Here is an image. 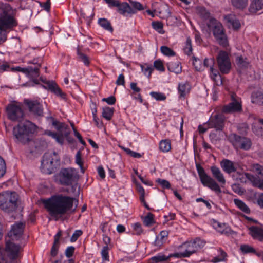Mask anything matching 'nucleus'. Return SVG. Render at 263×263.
Returning <instances> with one entry per match:
<instances>
[{
	"instance_id": "1",
	"label": "nucleus",
	"mask_w": 263,
	"mask_h": 263,
	"mask_svg": "<svg viewBox=\"0 0 263 263\" xmlns=\"http://www.w3.org/2000/svg\"><path fill=\"white\" fill-rule=\"evenodd\" d=\"M75 200L73 198L59 194L44 200L43 203L50 215L58 220L72 209Z\"/></svg>"
},
{
	"instance_id": "2",
	"label": "nucleus",
	"mask_w": 263,
	"mask_h": 263,
	"mask_svg": "<svg viewBox=\"0 0 263 263\" xmlns=\"http://www.w3.org/2000/svg\"><path fill=\"white\" fill-rule=\"evenodd\" d=\"M197 170L200 181L204 186L209 187L217 194L221 193L220 187L215 180L221 185L224 184L226 180L219 168L215 165L212 166L210 167V170L214 178L208 175L201 166H197Z\"/></svg>"
},
{
	"instance_id": "3",
	"label": "nucleus",
	"mask_w": 263,
	"mask_h": 263,
	"mask_svg": "<svg viewBox=\"0 0 263 263\" xmlns=\"http://www.w3.org/2000/svg\"><path fill=\"white\" fill-rule=\"evenodd\" d=\"M36 129L35 124L26 120L13 127V134L18 141L26 144L31 140L32 135L36 132Z\"/></svg>"
},
{
	"instance_id": "4",
	"label": "nucleus",
	"mask_w": 263,
	"mask_h": 263,
	"mask_svg": "<svg viewBox=\"0 0 263 263\" xmlns=\"http://www.w3.org/2000/svg\"><path fill=\"white\" fill-rule=\"evenodd\" d=\"M18 195L16 192L6 191L0 194V208L7 213L15 211L17 206Z\"/></svg>"
},
{
	"instance_id": "5",
	"label": "nucleus",
	"mask_w": 263,
	"mask_h": 263,
	"mask_svg": "<svg viewBox=\"0 0 263 263\" xmlns=\"http://www.w3.org/2000/svg\"><path fill=\"white\" fill-rule=\"evenodd\" d=\"M52 125L55 127L59 133L47 130L45 132L46 135L54 139L55 141L60 144H63L65 138H66L69 142H71L70 139L68 137L71 130L67 124L57 121H53L52 122Z\"/></svg>"
},
{
	"instance_id": "6",
	"label": "nucleus",
	"mask_w": 263,
	"mask_h": 263,
	"mask_svg": "<svg viewBox=\"0 0 263 263\" xmlns=\"http://www.w3.org/2000/svg\"><path fill=\"white\" fill-rule=\"evenodd\" d=\"M208 27L212 31L214 36L219 45L226 47L228 45V40L221 23L217 20L211 18L208 24Z\"/></svg>"
},
{
	"instance_id": "7",
	"label": "nucleus",
	"mask_w": 263,
	"mask_h": 263,
	"mask_svg": "<svg viewBox=\"0 0 263 263\" xmlns=\"http://www.w3.org/2000/svg\"><path fill=\"white\" fill-rule=\"evenodd\" d=\"M15 24V10L8 4L0 7V27L8 28Z\"/></svg>"
},
{
	"instance_id": "8",
	"label": "nucleus",
	"mask_w": 263,
	"mask_h": 263,
	"mask_svg": "<svg viewBox=\"0 0 263 263\" xmlns=\"http://www.w3.org/2000/svg\"><path fill=\"white\" fill-rule=\"evenodd\" d=\"M204 243L200 239H196L193 242H185L180 246V251L175 253L173 256L176 257H187L195 253L203 246Z\"/></svg>"
},
{
	"instance_id": "9",
	"label": "nucleus",
	"mask_w": 263,
	"mask_h": 263,
	"mask_svg": "<svg viewBox=\"0 0 263 263\" xmlns=\"http://www.w3.org/2000/svg\"><path fill=\"white\" fill-rule=\"evenodd\" d=\"M20 247L14 243L7 241L6 251L8 256L0 254V263H19L17 258L19 257Z\"/></svg>"
},
{
	"instance_id": "10",
	"label": "nucleus",
	"mask_w": 263,
	"mask_h": 263,
	"mask_svg": "<svg viewBox=\"0 0 263 263\" xmlns=\"http://www.w3.org/2000/svg\"><path fill=\"white\" fill-rule=\"evenodd\" d=\"M59 160L58 154L55 152H48L44 154L41 161V168L46 174H50L54 169V163Z\"/></svg>"
},
{
	"instance_id": "11",
	"label": "nucleus",
	"mask_w": 263,
	"mask_h": 263,
	"mask_svg": "<svg viewBox=\"0 0 263 263\" xmlns=\"http://www.w3.org/2000/svg\"><path fill=\"white\" fill-rule=\"evenodd\" d=\"M59 180L61 184L69 186L78 179L76 170L72 168H63L59 174Z\"/></svg>"
},
{
	"instance_id": "12",
	"label": "nucleus",
	"mask_w": 263,
	"mask_h": 263,
	"mask_svg": "<svg viewBox=\"0 0 263 263\" xmlns=\"http://www.w3.org/2000/svg\"><path fill=\"white\" fill-rule=\"evenodd\" d=\"M252 169L254 173L263 178V166L254 164L252 165ZM245 175L252 183L253 186L263 190V179L249 173H245Z\"/></svg>"
},
{
	"instance_id": "13",
	"label": "nucleus",
	"mask_w": 263,
	"mask_h": 263,
	"mask_svg": "<svg viewBox=\"0 0 263 263\" xmlns=\"http://www.w3.org/2000/svg\"><path fill=\"white\" fill-rule=\"evenodd\" d=\"M218 68L223 74L228 73L231 68V63L228 53L226 51H220L217 56Z\"/></svg>"
},
{
	"instance_id": "14",
	"label": "nucleus",
	"mask_w": 263,
	"mask_h": 263,
	"mask_svg": "<svg viewBox=\"0 0 263 263\" xmlns=\"http://www.w3.org/2000/svg\"><path fill=\"white\" fill-rule=\"evenodd\" d=\"M8 118L12 121L21 122L24 114L20 105L15 104H9L6 107Z\"/></svg>"
},
{
	"instance_id": "15",
	"label": "nucleus",
	"mask_w": 263,
	"mask_h": 263,
	"mask_svg": "<svg viewBox=\"0 0 263 263\" xmlns=\"http://www.w3.org/2000/svg\"><path fill=\"white\" fill-rule=\"evenodd\" d=\"M229 140L236 148L248 150L251 146V142L249 139L241 137L236 134H230Z\"/></svg>"
},
{
	"instance_id": "16",
	"label": "nucleus",
	"mask_w": 263,
	"mask_h": 263,
	"mask_svg": "<svg viewBox=\"0 0 263 263\" xmlns=\"http://www.w3.org/2000/svg\"><path fill=\"white\" fill-rule=\"evenodd\" d=\"M231 98V102L223 107L222 112L223 113L229 114L241 111L242 110V107L239 98L235 93H232Z\"/></svg>"
},
{
	"instance_id": "17",
	"label": "nucleus",
	"mask_w": 263,
	"mask_h": 263,
	"mask_svg": "<svg viewBox=\"0 0 263 263\" xmlns=\"http://www.w3.org/2000/svg\"><path fill=\"white\" fill-rule=\"evenodd\" d=\"M208 128H215L216 131H222L224 126V118L222 115L211 117L206 123Z\"/></svg>"
},
{
	"instance_id": "18",
	"label": "nucleus",
	"mask_w": 263,
	"mask_h": 263,
	"mask_svg": "<svg viewBox=\"0 0 263 263\" xmlns=\"http://www.w3.org/2000/svg\"><path fill=\"white\" fill-rule=\"evenodd\" d=\"M24 103L27 106L30 112L35 116H43V109L38 101L25 100Z\"/></svg>"
},
{
	"instance_id": "19",
	"label": "nucleus",
	"mask_w": 263,
	"mask_h": 263,
	"mask_svg": "<svg viewBox=\"0 0 263 263\" xmlns=\"http://www.w3.org/2000/svg\"><path fill=\"white\" fill-rule=\"evenodd\" d=\"M25 222H19L15 223L12 226L11 229L8 233L9 236L13 240H18L23 235Z\"/></svg>"
},
{
	"instance_id": "20",
	"label": "nucleus",
	"mask_w": 263,
	"mask_h": 263,
	"mask_svg": "<svg viewBox=\"0 0 263 263\" xmlns=\"http://www.w3.org/2000/svg\"><path fill=\"white\" fill-rule=\"evenodd\" d=\"M41 80L45 84L44 87L54 93L57 96L60 97L62 99H65L66 95L63 92L60 88L53 81H46L40 78Z\"/></svg>"
},
{
	"instance_id": "21",
	"label": "nucleus",
	"mask_w": 263,
	"mask_h": 263,
	"mask_svg": "<svg viewBox=\"0 0 263 263\" xmlns=\"http://www.w3.org/2000/svg\"><path fill=\"white\" fill-rule=\"evenodd\" d=\"M220 165L223 171L229 174L237 171L236 163L229 159L222 160L220 162Z\"/></svg>"
},
{
	"instance_id": "22",
	"label": "nucleus",
	"mask_w": 263,
	"mask_h": 263,
	"mask_svg": "<svg viewBox=\"0 0 263 263\" xmlns=\"http://www.w3.org/2000/svg\"><path fill=\"white\" fill-rule=\"evenodd\" d=\"M224 19L229 27H232L234 30H238L241 26L240 23L235 15L230 14L224 16Z\"/></svg>"
},
{
	"instance_id": "23",
	"label": "nucleus",
	"mask_w": 263,
	"mask_h": 263,
	"mask_svg": "<svg viewBox=\"0 0 263 263\" xmlns=\"http://www.w3.org/2000/svg\"><path fill=\"white\" fill-rule=\"evenodd\" d=\"M249 11L253 13H261L263 12V0H251Z\"/></svg>"
},
{
	"instance_id": "24",
	"label": "nucleus",
	"mask_w": 263,
	"mask_h": 263,
	"mask_svg": "<svg viewBox=\"0 0 263 263\" xmlns=\"http://www.w3.org/2000/svg\"><path fill=\"white\" fill-rule=\"evenodd\" d=\"M213 227L217 232L221 234L228 235L231 234V228L226 223H221L218 221H215L213 223Z\"/></svg>"
},
{
	"instance_id": "25",
	"label": "nucleus",
	"mask_w": 263,
	"mask_h": 263,
	"mask_svg": "<svg viewBox=\"0 0 263 263\" xmlns=\"http://www.w3.org/2000/svg\"><path fill=\"white\" fill-rule=\"evenodd\" d=\"M116 7L118 8V12L123 15L125 14L126 13L128 14H134L136 12V11L126 2L120 3L119 1L118 5Z\"/></svg>"
},
{
	"instance_id": "26",
	"label": "nucleus",
	"mask_w": 263,
	"mask_h": 263,
	"mask_svg": "<svg viewBox=\"0 0 263 263\" xmlns=\"http://www.w3.org/2000/svg\"><path fill=\"white\" fill-rule=\"evenodd\" d=\"M191 89V86L189 82H186L183 83H179L178 86L179 97L184 99L186 96L190 93Z\"/></svg>"
},
{
	"instance_id": "27",
	"label": "nucleus",
	"mask_w": 263,
	"mask_h": 263,
	"mask_svg": "<svg viewBox=\"0 0 263 263\" xmlns=\"http://www.w3.org/2000/svg\"><path fill=\"white\" fill-rule=\"evenodd\" d=\"M249 234L255 239L260 241L263 240V229L256 226H252L249 228Z\"/></svg>"
},
{
	"instance_id": "28",
	"label": "nucleus",
	"mask_w": 263,
	"mask_h": 263,
	"mask_svg": "<svg viewBox=\"0 0 263 263\" xmlns=\"http://www.w3.org/2000/svg\"><path fill=\"white\" fill-rule=\"evenodd\" d=\"M167 68L170 71L178 74L181 72V66L178 61H171L167 63Z\"/></svg>"
},
{
	"instance_id": "29",
	"label": "nucleus",
	"mask_w": 263,
	"mask_h": 263,
	"mask_svg": "<svg viewBox=\"0 0 263 263\" xmlns=\"http://www.w3.org/2000/svg\"><path fill=\"white\" fill-rule=\"evenodd\" d=\"M168 232L167 231H162L160 234L156 237L154 242L155 245L158 247L161 246L167 239Z\"/></svg>"
},
{
	"instance_id": "30",
	"label": "nucleus",
	"mask_w": 263,
	"mask_h": 263,
	"mask_svg": "<svg viewBox=\"0 0 263 263\" xmlns=\"http://www.w3.org/2000/svg\"><path fill=\"white\" fill-rule=\"evenodd\" d=\"M236 62L238 68L243 69L247 68L249 63L246 58H243L242 56H239L236 58Z\"/></svg>"
},
{
	"instance_id": "31",
	"label": "nucleus",
	"mask_w": 263,
	"mask_h": 263,
	"mask_svg": "<svg viewBox=\"0 0 263 263\" xmlns=\"http://www.w3.org/2000/svg\"><path fill=\"white\" fill-rule=\"evenodd\" d=\"M234 202L236 206L243 212L248 214L250 212V209L244 202L238 199H235Z\"/></svg>"
},
{
	"instance_id": "32",
	"label": "nucleus",
	"mask_w": 263,
	"mask_h": 263,
	"mask_svg": "<svg viewBox=\"0 0 263 263\" xmlns=\"http://www.w3.org/2000/svg\"><path fill=\"white\" fill-rule=\"evenodd\" d=\"M98 23L104 29L109 31L110 32H113L114 29L111 26L110 22L107 19L104 18H100L98 20Z\"/></svg>"
},
{
	"instance_id": "33",
	"label": "nucleus",
	"mask_w": 263,
	"mask_h": 263,
	"mask_svg": "<svg viewBox=\"0 0 263 263\" xmlns=\"http://www.w3.org/2000/svg\"><path fill=\"white\" fill-rule=\"evenodd\" d=\"M252 102L259 105H263V93L260 92L253 93L252 95Z\"/></svg>"
},
{
	"instance_id": "34",
	"label": "nucleus",
	"mask_w": 263,
	"mask_h": 263,
	"mask_svg": "<svg viewBox=\"0 0 263 263\" xmlns=\"http://www.w3.org/2000/svg\"><path fill=\"white\" fill-rule=\"evenodd\" d=\"M233 6L237 9H243L248 5V0H231Z\"/></svg>"
},
{
	"instance_id": "35",
	"label": "nucleus",
	"mask_w": 263,
	"mask_h": 263,
	"mask_svg": "<svg viewBox=\"0 0 263 263\" xmlns=\"http://www.w3.org/2000/svg\"><path fill=\"white\" fill-rule=\"evenodd\" d=\"M171 256H166L162 253H159L151 258V261L154 263H159L167 260Z\"/></svg>"
},
{
	"instance_id": "36",
	"label": "nucleus",
	"mask_w": 263,
	"mask_h": 263,
	"mask_svg": "<svg viewBox=\"0 0 263 263\" xmlns=\"http://www.w3.org/2000/svg\"><path fill=\"white\" fill-rule=\"evenodd\" d=\"M114 110V109L113 108H110L109 107H105L103 108V117L107 120H110L113 115Z\"/></svg>"
},
{
	"instance_id": "37",
	"label": "nucleus",
	"mask_w": 263,
	"mask_h": 263,
	"mask_svg": "<svg viewBox=\"0 0 263 263\" xmlns=\"http://www.w3.org/2000/svg\"><path fill=\"white\" fill-rule=\"evenodd\" d=\"M159 148L163 152H167L171 149V143L168 140H161L159 144Z\"/></svg>"
},
{
	"instance_id": "38",
	"label": "nucleus",
	"mask_w": 263,
	"mask_h": 263,
	"mask_svg": "<svg viewBox=\"0 0 263 263\" xmlns=\"http://www.w3.org/2000/svg\"><path fill=\"white\" fill-rule=\"evenodd\" d=\"M17 25V22L16 20L15 19V24L13 25L12 26H10L8 28H2L0 27V44L5 42L6 41L7 36L5 33L2 32V30L5 31L7 29H11L14 27H15Z\"/></svg>"
},
{
	"instance_id": "39",
	"label": "nucleus",
	"mask_w": 263,
	"mask_h": 263,
	"mask_svg": "<svg viewBox=\"0 0 263 263\" xmlns=\"http://www.w3.org/2000/svg\"><path fill=\"white\" fill-rule=\"evenodd\" d=\"M41 67V65H38L34 68H33L31 66H29V69H30L28 70V75L30 76L32 78H37L39 76V70L40 67Z\"/></svg>"
},
{
	"instance_id": "40",
	"label": "nucleus",
	"mask_w": 263,
	"mask_h": 263,
	"mask_svg": "<svg viewBox=\"0 0 263 263\" xmlns=\"http://www.w3.org/2000/svg\"><path fill=\"white\" fill-rule=\"evenodd\" d=\"M219 251L220 254L217 256L214 257L212 260V262L216 263L226 260V257L227 256V253L221 249H220Z\"/></svg>"
},
{
	"instance_id": "41",
	"label": "nucleus",
	"mask_w": 263,
	"mask_h": 263,
	"mask_svg": "<svg viewBox=\"0 0 263 263\" xmlns=\"http://www.w3.org/2000/svg\"><path fill=\"white\" fill-rule=\"evenodd\" d=\"M191 42V39L190 37H187L185 45L183 48L184 53L188 55H190L192 53Z\"/></svg>"
},
{
	"instance_id": "42",
	"label": "nucleus",
	"mask_w": 263,
	"mask_h": 263,
	"mask_svg": "<svg viewBox=\"0 0 263 263\" xmlns=\"http://www.w3.org/2000/svg\"><path fill=\"white\" fill-rule=\"evenodd\" d=\"M197 12L200 16L203 19H207L210 17V13L203 7H198Z\"/></svg>"
},
{
	"instance_id": "43",
	"label": "nucleus",
	"mask_w": 263,
	"mask_h": 263,
	"mask_svg": "<svg viewBox=\"0 0 263 263\" xmlns=\"http://www.w3.org/2000/svg\"><path fill=\"white\" fill-rule=\"evenodd\" d=\"M143 223L146 226H151L154 223V215L151 213H148L144 217Z\"/></svg>"
},
{
	"instance_id": "44",
	"label": "nucleus",
	"mask_w": 263,
	"mask_h": 263,
	"mask_svg": "<svg viewBox=\"0 0 263 263\" xmlns=\"http://www.w3.org/2000/svg\"><path fill=\"white\" fill-rule=\"evenodd\" d=\"M81 155H82V154H81V152L80 151H79L76 155V163L78 165H79L80 169H81V172L82 173H84L85 172V169L83 166V161H82V159L81 158Z\"/></svg>"
},
{
	"instance_id": "45",
	"label": "nucleus",
	"mask_w": 263,
	"mask_h": 263,
	"mask_svg": "<svg viewBox=\"0 0 263 263\" xmlns=\"http://www.w3.org/2000/svg\"><path fill=\"white\" fill-rule=\"evenodd\" d=\"M160 50L164 55L166 56H174L175 55V52L167 46H161Z\"/></svg>"
},
{
	"instance_id": "46",
	"label": "nucleus",
	"mask_w": 263,
	"mask_h": 263,
	"mask_svg": "<svg viewBox=\"0 0 263 263\" xmlns=\"http://www.w3.org/2000/svg\"><path fill=\"white\" fill-rule=\"evenodd\" d=\"M153 28L161 34H164L163 30V24L160 22H153L152 23Z\"/></svg>"
},
{
	"instance_id": "47",
	"label": "nucleus",
	"mask_w": 263,
	"mask_h": 263,
	"mask_svg": "<svg viewBox=\"0 0 263 263\" xmlns=\"http://www.w3.org/2000/svg\"><path fill=\"white\" fill-rule=\"evenodd\" d=\"M150 95L157 101H164L166 98L165 95L161 92L153 91L150 93Z\"/></svg>"
},
{
	"instance_id": "48",
	"label": "nucleus",
	"mask_w": 263,
	"mask_h": 263,
	"mask_svg": "<svg viewBox=\"0 0 263 263\" xmlns=\"http://www.w3.org/2000/svg\"><path fill=\"white\" fill-rule=\"evenodd\" d=\"M240 249L243 253L255 252V250L252 247L247 245H241Z\"/></svg>"
},
{
	"instance_id": "49",
	"label": "nucleus",
	"mask_w": 263,
	"mask_h": 263,
	"mask_svg": "<svg viewBox=\"0 0 263 263\" xmlns=\"http://www.w3.org/2000/svg\"><path fill=\"white\" fill-rule=\"evenodd\" d=\"M122 149L129 156L134 158H139L142 157V155L139 153H137L130 150L128 148L122 147Z\"/></svg>"
},
{
	"instance_id": "50",
	"label": "nucleus",
	"mask_w": 263,
	"mask_h": 263,
	"mask_svg": "<svg viewBox=\"0 0 263 263\" xmlns=\"http://www.w3.org/2000/svg\"><path fill=\"white\" fill-rule=\"evenodd\" d=\"M133 228L134 231V233L136 235H140L143 231L141 227V224L137 222L133 224Z\"/></svg>"
},
{
	"instance_id": "51",
	"label": "nucleus",
	"mask_w": 263,
	"mask_h": 263,
	"mask_svg": "<svg viewBox=\"0 0 263 263\" xmlns=\"http://www.w3.org/2000/svg\"><path fill=\"white\" fill-rule=\"evenodd\" d=\"M101 255L103 260H108V247L107 246H105L103 247V249L101 251Z\"/></svg>"
},
{
	"instance_id": "52",
	"label": "nucleus",
	"mask_w": 263,
	"mask_h": 263,
	"mask_svg": "<svg viewBox=\"0 0 263 263\" xmlns=\"http://www.w3.org/2000/svg\"><path fill=\"white\" fill-rule=\"evenodd\" d=\"M137 190L140 194V200L141 201H144L145 191L142 186L139 183H136Z\"/></svg>"
},
{
	"instance_id": "53",
	"label": "nucleus",
	"mask_w": 263,
	"mask_h": 263,
	"mask_svg": "<svg viewBox=\"0 0 263 263\" xmlns=\"http://www.w3.org/2000/svg\"><path fill=\"white\" fill-rule=\"evenodd\" d=\"M156 182L159 183L163 188L170 189L171 187V184L170 182L166 180L158 178L157 179Z\"/></svg>"
},
{
	"instance_id": "54",
	"label": "nucleus",
	"mask_w": 263,
	"mask_h": 263,
	"mask_svg": "<svg viewBox=\"0 0 263 263\" xmlns=\"http://www.w3.org/2000/svg\"><path fill=\"white\" fill-rule=\"evenodd\" d=\"M6 170V164L4 160L0 156V177L4 176Z\"/></svg>"
},
{
	"instance_id": "55",
	"label": "nucleus",
	"mask_w": 263,
	"mask_h": 263,
	"mask_svg": "<svg viewBox=\"0 0 263 263\" xmlns=\"http://www.w3.org/2000/svg\"><path fill=\"white\" fill-rule=\"evenodd\" d=\"M154 67L160 71H164L165 68L164 67L162 62L161 60H156L154 63Z\"/></svg>"
},
{
	"instance_id": "56",
	"label": "nucleus",
	"mask_w": 263,
	"mask_h": 263,
	"mask_svg": "<svg viewBox=\"0 0 263 263\" xmlns=\"http://www.w3.org/2000/svg\"><path fill=\"white\" fill-rule=\"evenodd\" d=\"M210 76L211 78L215 81H216L217 78L219 77L220 78V77L219 76V73L217 69H215L214 68V67L213 68H211L210 69Z\"/></svg>"
},
{
	"instance_id": "57",
	"label": "nucleus",
	"mask_w": 263,
	"mask_h": 263,
	"mask_svg": "<svg viewBox=\"0 0 263 263\" xmlns=\"http://www.w3.org/2000/svg\"><path fill=\"white\" fill-rule=\"evenodd\" d=\"M78 55L79 59L82 61L85 65H88L89 63V61L88 57L84 54L78 51Z\"/></svg>"
},
{
	"instance_id": "58",
	"label": "nucleus",
	"mask_w": 263,
	"mask_h": 263,
	"mask_svg": "<svg viewBox=\"0 0 263 263\" xmlns=\"http://www.w3.org/2000/svg\"><path fill=\"white\" fill-rule=\"evenodd\" d=\"M142 71L143 72L145 75L147 76L148 77H150L151 76V73L153 70V68L151 66H146L144 67V66H141Z\"/></svg>"
},
{
	"instance_id": "59",
	"label": "nucleus",
	"mask_w": 263,
	"mask_h": 263,
	"mask_svg": "<svg viewBox=\"0 0 263 263\" xmlns=\"http://www.w3.org/2000/svg\"><path fill=\"white\" fill-rule=\"evenodd\" d=\"M59 246L60 243H53L50 251V254L52 256L54 257L58 254Z\"/></svg>"
},
{
	"instance_id": "60",
	"label": "nucleus",
	"mask_w": 263,
	"mask_h": 263,
	"mask_svg": "<svg viewBox=\"0 0 263 263\" xmlns=\"http://www.w3.org/2000/svg\"><path fill=\"white\" fill-rule=\"evenodd\" d=\"M214 65V59H205L204 60L203 66L205 67H209L210 69L213 68Z\"/></svg>"
},
{
	"instance_id": "61",
	"label": "nucleus",
	"mask_w": 263,
	"mask_h": 263,
	"mask_svg": "<svg viewBox=\"0 0 263 263\" xmlns=\"http://www.w3.org/2000/svg\"><path fill=\"white\" fill-rule=\"evenodd\" d=\"M82 234L83 232L81 230L75 231L70 238V241L72 242H75Z\"/></svg>"
},
{
	"instance_id": "62",
	"label": "nucleus",
	"mask_w": 263,
	"mask_h": 263,
	"mask_svg": "<svg viewBox=\"0 0 263 263\" xmlns=\"http://www.w3.org/2000/svg\"><path fill=\"white\" fill-rule=\"evenodd\" d=\"M201 61L199 59H197L194 58V61L193 62V65L195 69L197 71L202 70V66L201 64Z\"/></svg>"
},
{
	"instance_id": "63",
	"label": "nucleus",
	"mask_w": 263,
	"mask_h": 263,
	"mask_svg": "<svg viewBox=\"0 0 263 263\" xmlns=\"http://www.w3.org/2000/svg\"><path fill=\"white\" fill-rule=\"evenodd\" d=\"M130 3H131L132 6L134 8L136 11V9L138 10H142L143 9L142 5L139 2L132 1L131 0H129Z\"/></svg>"
},
{
	"instance_id": "64",
	"label": "nucleus",
	"mask_w": 263,
	"mask_h": 263,
	"mask_svg": "<svg viewBox=\"0 0 263 263\" xmlns=\"http://www.w3.org/2000/svg\"><path fill=\"white\" fill-rule=\"evenodd\" d=\"M74 250H75V248L74 247H73V246L68 247L66 249L65 252V255L66 256V257H67L68 258L71 257L73 254Z\"/></svg>"
}]
</instances>
